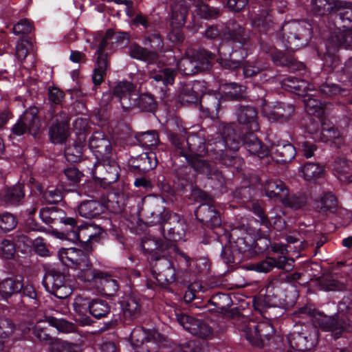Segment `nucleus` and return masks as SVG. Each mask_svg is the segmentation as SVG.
I'll return each instance as SVG.
<instances>
[{"label": "nucleus", "mask_w": 352, "mask_h": 352, "mask_svg": "<svg viewBox=\"0 0 352 352\" xmlns=\"http://www.w3.org/2000/svg\"><path fill=\"white\" fill-rule=\"evenodd\" d=\"M249 37L241 25H230L218 50L217 63L223 69L234 73L239 79H252L259 76L262 82L274 77L265 72L266 67L259 62L244 60L249 55Z\"/></svg>", "instance_id": "f257e3e1"}, {"label": "nucleus", "mask_w": 352, "mask_h": 352, "mask_svg": "<svg viewBox=\"0 0 352 352\" xmlns=\"http://www.w3.org/2000/svg\"><path fill=\"white\" fill-rule=\"evenodd\" d=\"M281 87L285 91L294 93L303 98L305 109L307 113L305 124L306 131L316 134L320 141L329 143L331 147L341 148L344 138L332 122L324 118V115L332 105L326 100H322L318 96L309 93L306 80L289 76L281 80Z\"/></svg>", "instance_id": "f03ea898"}, {"label": "nucleus", "mask_w": 352, "mask_h": 352, "mask_svg": "<svg viewBox=\"0 0 352 352\" xmlns=\"http://www.w3.org/2000/svg\"><path fill=\"white\" fill-rule=\"evenodd\" d=\"M310 13L319 21L312 19L313 28L323 29L326 20L335 28L330 32L328 41L338 49H352V8L350 2L340 0H311Z\"/></svg>", "instance_id": "7ed1b4c3"}, {"label": "nucleus", "mask_w": 352, "mask_h": 352, "mask_svg": "<svg viewBox=\"0 0 352 352\" xmlns=\"http://www.w3.org/2000/svg\"><path fill=\"white\" fill-rule=\"evenodd\" d=\"M141 247L144 254L150 256V267L152 276L162 288L173 284L177 280L174 258L179 248L153 235L142 239Z\"/></svg>", "instance_id": "20e7f679"}, {"label": "nucleus", "mask_w": 352, "mask_h": 352, "mask_svg": "<svg viewBox=\"0 0 352 352\" xmlns=\"http://www.w3.org/2000/svg\"><path fill=\"white\" fill-rule=\"evenodd\" d=\"M258 229L254 238L246 230L234 228L229 237V245L221 247L220 258L228 267H234L253 252H264L270 250L272 228Z\"/></svg>", "instance_id": "39448f33"}, {"label": "nucleus", "mask_w": 352, "mask_h": 352, "mask_svg": "<svg viewBox=\"0 0 352 352\" xmlns=\"http://www.w3.org/2000/svg\"><path fill=\"white\" fill-rule=\"evenodd\" d=\"M254 28L261 34V37L265 38L274 34L278 30L283 31L282 41L284 45L292 50L303 47L309 43L311 38L314 28L308 20L293 21L285 24L283 27L276 25L268 16L256 15L252 21Z\"/></svg>", "instance_id": "423d86ee"}, {"label": "nucleus", "mask_w": 352, "mask_h": 352, "mask_svg": "<svg viewBox=\"0 0 352 352\" xmlns=\"http://www.w3.org/2000/svg\"><path fill=\"white\" fill-rule=\"evenodd\" d=\"M186 154L192 157V162L186 160L196 173L205 175L210 180L212 188L219 190L226 186V177L219 170L216 163L202 159L207 153V142L198 134L188 135L186 139Z\"/></svg>", "instance_id": "0eeeda50"}, {"label": "nucleus", "mask_w": 352, "mask_h": 352, "mask_svg": "<svg viewBox=\"0 0 352 352\" xmlns=\"http://www.w3.org/2000/svg\"><path fill=\"white\" fill-rule=\"evenodd\" d=\"M143 211L148 224L160 226L161 232L166 241L173 243L184 239L187 224L179 214L157 203L146 206Z\"/></svg>", "instance_id": "6e6552de"}, {"label": "nucleus", "mask_w": 352, "mask_h": 352, "mask_svg": "<svg viewBox=\"0 0 352 352\" xmlns=\"http://www.w3.org/2000/svg\"><path fill=\"white\" fill-rule=\"evenodd\" d=\"M239 148V143L236 140V131L230 126H225L222 132L212 135L207 140L208 157L216 162L218 165L226 167L234 166L236 162L234 153Z\"/></svg>", "instance_id": "1a4fd4ad"}, {"label": "nucleus", "mask_w": 352, "mask_h": 352, "mask_svg": "<svg viewBox=\"0 0 352 352\" xmlns=\"http://www.w3.org/2000/svg\"><path fill=\"white\" fill-rule=\"evenodd\" d=\"M113 97L120 102L124 112L137 107L142 112L154 114L157 109V102L152 94H137L133 84L129 81L120 82L113 88Z\"/></svg>", "instance_id": "9d476101"}, {"label": "nucleus", "mask_w": 352, "mask_h": 352, "mask_svg": "<svg viewBox=\"0 0 352 352\" xmlns=\"http://www.w3.org/2000/svg\"><path fill=\"white\" fill-rule=\"evenodd\" d=\"M338 310L345 317L334 315L328 316L319 314L315 323L324 331L331 332L335 340L340 338L344 333L352 332V294L342 298L338 304Z\"/></svg>", "instance_id": "9b49d317"}, {"label": "nucleus", "mask_w": 352, "mask_h": 352, "mask_svg": "<svg viewBox=\"0 0 352 352\" xmlns=\"http://www.w3.org/2000/svg\"><path fill=\"white\" fill-rule=\"evenodd\" d=\"M177 280L173 283L186 285L191 282L189 276L207 275L210 269V263L206 257L193 258L179 248L174 258Z\"/></svg>", "instance_id": "f8f14e48"}, {"label": "nucleus", "mask_w": 352, "mask_h": 352, "mask_svg": "<svg viewBox=\"0 0 352 352\" xmlns=\"http://www.w3.org/2000/svg\"><path fill=\"white\" fill-rule=\"evenodd\" d=\"M116 32L108 29L104 36L100 41L95 52L94 68L92 74L94 87L92 91H97L98 88L103 82L107 76V69L110 67L109 56L113 52V39Z\"/></svg>", "instance_id": "ddd939ff"}, {"label": "nucleus", "mask_w": 352, "mask_h": 352, "mask_svg": "<svg viewBox=\"0 0 352 352\" xmlns=\"http://www.w3.org/2000/svg\"><path fill=\"white\" fill-rule=\"evenodd\" d=\"M195 215L203 228L208 229L204 232L201 243L209 244L211 239H215L213 234H218L215 230L221 229L222 226L221 212L217 208L216 201L201 203L195 210Z\"/></svg>", "instance_id": "4468645a"}, {"label": "nucleus", "mask_w": 352, "mask_h": 352, "mask_svg": "<svg viewBox=\"0 0 352 352\" xmlns=\"http://www.w3.org/2000/svg\"><path fill=\"white\" fill-rule=\"evenodd\" d=\"M104 230L99 226L89 222L76 224L73 229H67V233L63 232L65 237L75 243L78 242L81 248L92 251L93 243H98L103 237Z\"/></svg>", "instance_id": "2eb2a0df"}, {"label": "nucleus", "mask_w": 352, "mask_h": 352, "mask_svg": "<svg viewBox=\"0 0 352 352\" xmlns=\"http://www.w3.org/2000/svg\"><path fill=\"white\" fill-rule=\"evenodd\" d=\"M216 55L201 49L190 56L183 57L177 63L179 69L186 76H192L212 69Z\"/></svg>", "instance_id": "dca6fc26"}, {"label": "nucleus", "mask_w": 352, "mask_h": 352, "mask_svg": "<svg viewBox=\"0 0 352 352\" xmlns=\"http://www.w3.org/2000/svg\"><path fill=\"white\" fill-rule=\"evenodd\" d=\"M41 129V120L38 115V109L35 106L30 107L25 110L11 127L10 138L28 135L36 139L40 134Z\"/></svg>", "instance_id": "f3484780"}, {"label": "nucleus", "mask_w": 352, "mask_h": 352, "mask_svg": "<svg viewBox=\"0 0 352 352\" xmlns=\"http://www.w3.org/2000/svg\"><path fill=\"white\" fill-rule=\"evenodd\" d=\"M65 267H53L45 272L42 285L45 290L58 298H65L72 293L66 278Z\"/></svg>", "instance_id": "a211bd4d"}, {"label": "nucleus", "mask_w": 352, "mask_h": 352, "mask_svg": "<svg viewBox=\"0 0 352 352\" xmlns=\"http://www.w3.org/2000/svg\"><path fill=\"white\" fill-rule=\"evenodd\" d=\"M258 43L261 51L268 54L276 66L285 67L293 72L304 69L305 65L302 63L297 61L292 54L277 49L272 41L260 37Z\"/></svg>", "instance_id": "6ab92c4d"}, {"label": "nucleus", "mask_w": 352, "mask_h": 352, "mask_svg": "<svg viewBox=\"0 0 352 352\" xmlns=\"http://www.w3.org/2000/svg\"><path fill=\"white\" fill-rule=\"evenodd\" d=\"M120 166L112 156L95 162L92 170L94 182L103 188L116 182L120 178Z\"/></svg>", "instance_id": "aec40b11"}, {"label": "nucleus", "mask_w": 352, "mask_h": 352, "mask_svg": "<svg viewBox=\"0 0 352 352\" xmlns=\"http://www.w3.org/2000/svg\"><path fill=\"white\" fill-rule=\"evenodd\" d=\"M242 331L247 340L255 346L263 347L265 340H270L274 333L273 325L266 321H249L244 324Z\"/></svg>", "instance_id": "412c9836"}, {"label": "nucleus", "mask_w": 352, "mask_h": 352, "mask_svg": "<svg viewBox=\"0 0 352 352\" xmlns=\"http://www.w3.org/2000/svg\"><path fill=\"white\" fill-rule=\"evenodd\" d=\"M267 139L270 144V154L278 163L286 164L295 157L296 147L289 141L274 134L268 135Z\"/></svg>", "instance_id": "4be33fe9"}, {"label": "nucleus", "mask_w": 352, "mask_h": 352, "mask_svg": "<svg viewBox=\"0 0 352 352\" xmlns=\"http://www.w3.org/2000/svg\"><path fill=\"white\" fill-rule=\"evenodd\" d=\"M39 217L46 224L53 226H60V229H73L76 224V220L74 217H67L65 212L56 207L50 206L42 208L39 211Z\"/></svg>", "instance_id": "5701e85b"}, {"label": "nucleus", "mask_w": 352, "mask_h": 352, "mask_svg": "<svg viewBox=\"0 0 352 352\" xmlns=\"http://www.w3.org/2000/svg\"><path fill=\"white\" fill-rule=\"evenodd\" d=\"M91 252L76 248H63L59 250L58 255L63 266L77 269L87 267L91 265Z\"/></svg>", "instance_id": "b1692460"}, {"label": "nucleus", "mask_w": 352, "mask_h": 352, "mask_svg": "<svg viewBox=\"0 0 352 352\" xmlns=\"http://www.w3.org/2000/svg\"><path fill=\"white\" fill-rule=\"evenodd\" d=\"M156 153L153 151L144 152L136 157L131 156L127 161L128 173L138 175H146L157 165Z\"/></svg>", "instance_id": "393cba45"}, {"label": "nucleus", "mask_w": 352, "mask_h": 352, "mask_svg": "<svg viewBox=\"0 0 352 352\" xmlns=\"http://www.w3.org/2000/svg\"><path fill=\"white\" fill-rule=\"evenodd\" d=\"M178 323L191 334L201 338H207L212 334L210 326L204 320L197 319L184 313L177 314Z\"/></svg>", "instance_id": "a878e982"}, {"label": "nucleus", "mask_w": 352, "mask_h": 352, "mask_svg": "<svg viewBox=\"0 0 352 352\" xmlns=\"http://www.w3.org/2000/svg\"><path fill=\"white\" fill-rule=\"evenodd\" d=\"M87 146L95 156L96 162L112 156L111 142L102 132H94L89 139Z\"/></svg>", "instance_id": "bb28decb"}, {"label": "nucleus", "mask_w": 352, "mask_h": 352, "mask_svg": "<svg viewBox=\"0 0 352 352\" xmlns=\"http://www.w3.org/2000/svg\"><path fill=\"white\" fill-rule=\"evenodd\" d=\"M236 117L239 122V133H247L259 130L258 111L255 107L251 105H240L236 111Z\"/></svg>", "instance_id": "cd10ccee"}, {"label": "nucleus", "mask_w": 352, "mask_h": 352, "mask_svg": "<svg viewBox=\"0 0 352 352\" xmlns=\"http://www.w3.org/2000/svg\"><path fill=\"white\" fill-rule=\"evenodd\" d=\"M294 260L288 258L286 256H268L260 261L250 265V270L260 273H267L274 268L278 270H293Z\"/></svg>", "instance_id": "c85d7f7f"}, {"label": "nucleus", "mask_w": 352, "mask_h": 352, "mask_svg": "<svg viewBox=\"0 0 352 352\" xmlns=\"http://www.w3.org/2000/svg\"><path fill=\"white\" fill-rule=\"evenodd\" d=\"M118 305L124 323L129 324L140 316L142 305L140 297L135 294L131 293L122 296Z\"/></svg>", "instance_id": "c756f323"}, {"label": "nucleus", "mask_w": 352, "mask_h": 352, "mask_svg": "<svg viewBox=\"0 0 352 352\" xmlns=\"http://www.w3.org/2000/svg\"><path fill=\"white\" fill-rule=\"evenodd\" d=\"M255 132L239 134L236 133V140H238L239 146H243L250 155L257 156L260 159L267 157L270 155V148L257 138Z\"/></svg>", "instance_id": "7c9ffc66"}, {"label": "nucleus", "mask_w": 352, "mask_h": 352, "mask_svg": "<svg viewBox=\"0 0 352 352\" xmlns=\"http://www.w3.org/2000/svg\"><path fill=\"white\" fill-rule=\"evenodd\" d=\"M25 184L18 182L5 186L0 192V200L7 206L17 207L22 205L25 199Z\"/></svg>", "instance_id": "2f4dec72"}, {"label": "nucleus", "mask_w": 352, "mask_h": 352, "mask_svg": "<svg viewBox=\"0 0 352 352\" xmlns=\"http://www.w3.org/2000/svg\"><path fill=\"white\" fill-rule=\"evenodd\" d=\"M223 100V94L219 91L210 90L203 92L199 99L201 110L208 117L217 116Z\"/></svg>", "instance_id": "473e14b6"}, {"label": "nucleus", "mask_w": 352, "mask_h": 352, "mask_svg": "<svg viewBox=\"0 0 352 352\" xmlns=\"http://www.w3.org/2000/svg\"><path fill=\"white\" fill-rule=\"evenodd\" d=\"M204 81L195 80L182 85L178 100L182 105L197 104L203 89H205Z\"/></svg>", "instance_id": "72a5a7b5"}, {"label": "nucleus", "mask_w": 352, "mask_h": 352, "mask_svg": "<svg viewBox=\"0 0 352 352\" xmlns=\"http://www.w3.org/2000/svg\"><path fill=\"white\" fill-rule=\"evenodd\" d=\"M23 280L24 277L20 274L12 275L1 280L0 300L10 303L12 298L18 295L21 289H23Z\"/></svg>", "instance_id": "f704fd0d"}, {"label": "nucleus", "mask_w": 352, "mask_h": 352, "mask_svg": "<svg viewBox=\"0 0 352 352\" xmlns=\"http://www.w3.org/2000/svg\"><path fill=\"white\" fill-rule=\"evenodd\" d=\"M264 301L270 307H284L288 305L285 291L274 278L270 280L266 287Z\"/></svg>", "instance_id": "c9c22d12"}, {"label": "nucleus", "mask_w": 352, "mask_h": 352, "mask_svg": "<svg viewBox=\"0 0 352 352\" xmlns=\"http://www.w3.org/2000/svg\"><path fill=\"white\" fill-rule=\"evenodd\" d=\"M90 298H85L81 296H77L73 303L74 310L75 311V320L80 326H89L94 323V320L88 315L91 307Z\"/></svg>", "instance_id": "e433bc0d"}, {"label": "nucleus", "mask_w": 352, "mask_h": 352, "mask_svg": "<svg viewBox=\"0 0 352 352\" xmlns=\"http://www.w3.org/2000/svg\"><path fill=\"white\" fill-rule=\"evenodd\" d=\"M295 107L292 104L278 102L270 107L267 116L271 122L285 123L288 122L293 116Z\"/></svg>", "instance_id": "4c0bfd02"}, {"label": "nucleus", "mask_w": 352, "mask_h": 352, "mask_svg": "<svg viewBox=\"0 0 352 352\" xmlns=\"http://www.w3.org/2000/svg\"><path fill=\"white\" fill-rule=\"evenodd\" d=\"M202 0H162L166 4H170L173 16L179 24H184L187 20L190 3L197 4Z\"/></svg>", "instance_id": "58836bf2"}, {"label": "nucleus", "mask_w": 352, "mask_h": 352, "mask_svg": "<svg viewBox=\"0 0 352 352\" xmlns=\"http://www.w3.org/2000/svg\"><path fill=\"white\" fill-rule=\"evenodd\" d=\"M333 168L340 179L352 182V150L345 157H337L333 164Z\"/></svg>", "instance_id": "ea45409f"}, {"label": "nucleus", "mask_w": 352, "mask_h": 352, "mask_svg": "<svg viewBox=\"0 0 352 352\" xmlns=\"http://www.w3.org/2000/svg\"><path fill=\"white\" fill-rule=\"evenodd\" d=\"M338 207V199L331 191H324L314 201L315 210L322 214L334 213Z\"/></svg>", "instance_id": "a19ab883"}, {"label": "nucleus", "mask_w": 352, "mask_h": 352, "mask_svg": "<svg viewBox=\"0 0 352 352\" xmlns=\"http://www.w3.org/2000/svg\"><path fill=\"white\" fill-rule=\"evenodd\" d=\"M142 43L150 52H154L155 58L158 60L160 53L163 52L164 46V39L160 33L155 30L144 32L142 36Z\"/></svg>", "instance_id": "79ce46f5"}, {"label": "nucleus", "mask_w": 352, "mask_h": 352, "mask_svg": "<svg viewBox=\"0 0 352 352\" xmlns=\"http://www.w3.org/2000/svg\"><path fill=\"white\" fill-rule=\"evenodd\" d=\"M69 135V127L67 122L58 121L56 119L49 129V138L54 144L65 143Z\"/></svg>", "instance_id": "37998d69"}, {"label": "nucleus", "mask_w": 352, "mask_h": 352, "mask_svg": "<svg viewBox=\"0 0 352 352\" xmlns=\"http://www.w3.org/2000/svg\"><path fill=\"white\" fill-rule=\"evenodd\" d=\"M287 341L291 349L299 352H305L311 349L314 343L309 339L307 333L303 332H293L287 336Z\"/></svg>", "instance_id": "c03bdc74"}, {"label": "nucleus", "mask_w": 352, "mask_h": 352, "mask_svg": "<svg viewBox=\"0 0 352 352\" xmlns=\"http://www.w3.org/2000/svg\"><path fill=\"white\" fill-rule=\"evenodd\" d=\"M166 135L171 145L174 147L175 154L184 157L186 160H192V157L186 154V132L176 133L170 130L166 131ZM190 162L192 161H190Z\"/></svg>", "instance_id": "a18cd8bd"}, {"label": "nucleus", "mask_w": 352, "mask_h": 352, "mask_svg": "<svg viewBox=\"0 0 352 352\" xmlns=\"http://www.w3.org/2000/svg\"><path fill=\"white\" fill-rule=\"evenodd\" d=\"M103 211V204L96 200L83 201L78 207V214L89 219L98 218Z\"/></svg>", "instance_id": "49530a36"}, {"label": "nucleus", "mask_w": 352, "mask_h": 352, "mask_svg": "<svg viewBox=\"0 0 352 352\" xmlns=\"http://www.w3.org/2000/svg\"><path fill=\"white\" fill-rule=\"evenodd\" d=\"M264 190L268 197L282 201L283 199L288 195L289 188L282 180L270 179L267 181Z\"/></svg>", "instance_id": "de8ad7c7"}, {"label": "nucleus", "mask_w": 352, "mask_h": 352, "mask_svg": "<svg viewBox=\"0 0 352 352\" xmlns=\"http://www.w3.org/2000/svg\"><path fill=\"white\" fill-rule=\"evenodd\" d=\"M42 322H38L33 327L23 326L21 329V337L24 340H32L34 338L39 341H47L51 340L52 337L47 332L46 327L41 325Z\"/></svg>", "instance_id": "09e8293b"}, {"label": "nucleus", "mask_w": 352, "mask_h": 352, "mask_svg": "<svg viewBox=\"0 0 352 352\" xmlns=\"http://www.w3.org/2000/svg\"><path fill=\"white\" fill-rule=\"evenodd\" d=\"M177 72L175 69L165 67L151 74L150 78L156 83L162 85V91L166 88L168 85L174 84Z\"/></svg>", "instance_id": "8fccbe9b"}, {"label": "nucleus", "mask_w": 352, "mask_h": 352, "mask_svg": "<svg viewBox=\"0 0 352 352\" xmlns=\"http://www.w3.org/2000/svg\"><path fill=\"white\" fill-rule=\"evenodd\" d=\"M120 288L119 283L112 276L103 272L96 289V292L107 296H113Z\"/></svg>", "instance_id": "3c124183"}, {"label": "nucleus", "mask_w": 352, "mask_h": 352, "mask_svg": "<svg viewBox=\"0 0 352 352\" xmlns=\"http://www.w3.org/2000/svg\"><path fill=\"white\" fill-rule=\"evenodd\" d=\"M129 54L133 58L148 64L153 63L157 60L155 58V54L150 52L145 46L133 43L129 47Z\"/></svg>", "instance_id": "603ef678"}, {"label": "nucleus", "mask_w": 352, "mask_h": 352, "mask_svg": "<svg viewBox=\"0 0 352 352\" xmlns=\"http://www.w3.org/2000/svg\"><path fill=\"white\" fill-rule=\"evenodd\" d=\"M301 173L305 180L316 183L324 176V168L318 162H307L301 167Z\"/></svg>", "instance_id": "864d4df0"}, {"label": "nucleus", "mask_w": 352, "mask_h": 352, "mask_svg": "<svg viewBox=\"0 0 352 352\" xmlns=\"http://www.w3.org/2000/svg\"><path fill=\"white\" fill-rule=\"evenodd\" d=\"M91 266V264L87 267L78 268L80 270L78 277L81 281L86 283L87 287L96 289L103 272L93 270L90 267Z\"/></svg>", "instance_id": "5fc2aeb1"}, {"label": "nucleus", "mask_w": 352, "mask_h": 352, "mask_svg": "<svg viewBox=\"0 0 352 352\" xmlns=\"http://www.w3.org/2000/svg\"><path fill=\"white\" fill-rule=\"evenodd\" d=\"M111 312V305L106 300L94 298L91 300L89 314L96 319H101L107 317Z\"/></svg>", "instance_id": "6e6d98bb"}, {"label": "nucleus", "mask_w": 352, "mask_h": 352, "mask_svg": "<svg viewBox=\"0 0 352 352\" xmlns=\"http://www.w3.org/2000/svg\"><path fill=\"white\" fill-rule=\"evenodd\" d=\"M326 53L324 56V66L329 67L330 71L332 72V74L336 77L335 70L338 67L340 64V59L338 55L336 54V52L338 50L336 46L333 45L332 43H329L327 40L326 43Z\"/></svg>", "instance_id": "4d7b16f0"}, {"label": "nucleus", "mask_w": 352, "mask_h": 352, "mask_svg": "<svg viewBox=\"0 0 352 352\" xmlns=\"http://www.w3.org/2000/svg\"><path fill=\"white\" fill-rule=\"evenodd\" d=\"M244 87L236 82H226L221 86L223 99L229 100H240L243 96Z\"/></svg>", "instance_id": "13d9d810"}, {"label": "nucleus", "mask_w": 352, "mask_h": 352, "mask_svg": "<svg viewBox=\"0 0 352 352\" xmlns=\"http://www.w3.org/2000/svg\"><path fill=\"white\" fill-rule=\"evenodd\" d=\"M209 302L216 309L220 310L221 313H227L232 305V300L230 294L223 292L214 293L211 296Z\"/></svg>", "instance_id": "bf43d9fd"}, {"label": "nucleus", "mask_w": 352, "mask_h": 352, "mask_svg": "<svg viewBox=\"0 0 352 352\" xmlns=\"http://www.w3.org/2000/svg\"><path fill=\"white\" fill-rule=\"evenodd\" d=\"M135 140L140 146L148 148H156L160 143L159 135L155 130L138 133Z\"/></svg>", "instance_id": "052dcab7"}, {"label": "nucleus", "mask_w": 352, "mask_h": 352, "mask_svg": "<svg viewBox=\"0 0 352 352\" xmlns=\"http://www.w3.org/2000/svg\"><path fill=\"white\" fill-rule=\"evenodd\" d=\"M319 92L324 96L331 98L345 92L346 89L342 88L340 85L333 82L332 76H329L325 82H322L318 87Z\"/></svg>", "instance_id": "680f3d73"}, {"label": "nucleus", "mask_w": 352, "mask_h": 352, "mask_svg": "<svg viewBox=\"0 0 352 352\" xmlns=\"http://www.w3.org/2000/svg\"><path fill=\"white\" fill-rule=\"evenodd\" d=\"M320 287L325 292H344L346 285L333 277L332 274L322 276L320 279Z\"/></svg>", "instance_id": "e2e57ef3"}, {"label": "nucleus", "mask_w": 352, "mask_h": 352, "mask_svg": "<svg viewBox=\"0 0 352 352\" xmlns=\"http://www.w3.org/2000/svg\"><path fill=\"white\" fill-rule=\"evenodd\" d=\"M43 322H47L50 326L62 333H72L75 331L76 328L72 322L64 318H56L52 316H45Z\"/></svg>", "instance_id": "0e129e2a"}, {"label": "nucleus", "mask_w": 352, "mask_h": 352, "mask_svg": "<svg viewBox=\"0 0 352 352\" xmlns=\"http://www.w3.org/2000/svg\"><path fill=\"white\" fill-rule=\"evenodd\" d=\"M16 216L8 211H0V234H7L16 228Z\"/></svg>", "instance_id": "69168bd1"}, {"label": "nucleus", "mask_w": 352, "mask_h": 352, "mask_svg": "<svg viewBox=\"0 0 352 352\" xmlns=\"http://www.w3.org/2000/svg\"><path fill=\"white\" fill-rule=\"evenodd\" d=\"M85 149L77 144L72 143L65 148L64 155L70 164H76L81 161Z\"/></svg>", "instance_id": "338daca9"}, {"label": "nucleus", "mask_w": 352, "mask_h": 352, "mask_svg": "<svg viewBox=\"0 0 352 352\" xmlns=\"http://www.w3.org/2000/svg\"><path fill=\"white\" fill-rule=\"evenodd\" d=\"M336 80L342 85H352V56L335 74Z\"/></svg>", "instance_id": "774afa93"}]
</instances>
